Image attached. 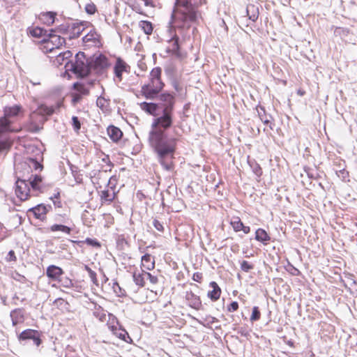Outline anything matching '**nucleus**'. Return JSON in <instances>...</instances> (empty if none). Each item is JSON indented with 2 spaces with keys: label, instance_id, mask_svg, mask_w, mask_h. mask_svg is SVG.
I'll return each instance as SVG.
<instances>
[{
  "label": "nucleus",
  "instance_id": "f257e3e1",
  "mask_svg": "<svg viewBox=\"0 0 357 357\" xmlns=\"http://www.w3.org/2000/svg\"><path fill=\"white\" fill-rule=\"evenodd\" d=\"M174 110H161L160 114L155 116L149 132V142L157 154L160 164L167 171L174 169V153L176 148V139L167 137L165 130L170 128L173 122Z\"/></svg>",
  "mask_w": 357,
  "mask_h": 357
},
{
  "label": "nucleus",
  "instance_id": "f03ea898",
  "mask_svg": "<svg viewBox=\"0 0 357 357\" xmlns=\"http://www.w3.org/2000/svg\"><path fill=\"white\" fill-rule=\"evenodd\" d=\"M198 17L197 5L192 0H176L172 15L174 26L189 28Z\"/></svg>",
  "mask_w": 357,
  "mask_h": 357
},
{
  "label": "nucleus",
  "instance_id": "7ed1b4c3",
  "mask_svg": "<svg viewBox=\"0 0 357 357\" xmlns=\"http://www.w3.org/2000/svg\"><path fill=\"white\" fill-rule=\"evenodd\" d=\"M66 72L71 71L79 77H84L89 74V68L84 52H79L75 55V61H68L65 63Z\"/></svg>",
  "mask_w": 357,
  "mask_h": 357
},
{
  "label": "nucleus",
  "instance_id": "20e7f679",
  "mask_svg": "<svg viewBox=\"0 0 357 357\" xmlns=\"http://www.w3.org/2000/svg\"><path fill=\"white\" fill-rule=\"evenodd\" d=\"M21 107L18 105L6 107L4 109V116L0 118V135L11 130L10 122L8 120V117L17 115Z\"/></svg>",
  "mask_w": 357,
  "mask_h": 357
},
{
  "label": "nucleus",
  "instance_id": "39448f33",
  "mask_svg": "<svg viewBox=\"0 0 357 357\" xmlns=\"http://www.w3.org/2000/svg\"><path fill=\"white\" fill-rule=\"evenodd\" d=\"M163 87L160 79H151L150 83L142 87V92L147 99H153Z\"/></svg>",
  "mask_w": 357,
  "mask_h": 357
},
{
  "label": "nucleus",
  "instance_id": "423d86ee",
  "mask_svg": "<svg viewBox=\"0 0 357 357\" xmlns=\"http://www.w3.org/2000/svg\"><path fill=\"white\" fill-rule=\"evenodd\" d=\"M17 338L20 342L31 340L33 344L37 347L41 344L40 332L33 329H26L23 331L18 335Z\"/></svg>",
  "mask_w": 357,
  "mask_h": 357
},
{
  "label": "nucleus",
  "instance_id": "0eeeda50",
  "mask_svg": "<svg viewBox=\"0 0 357 357\" xmlns=\"http://www.w3.org/2000/svg\"><path fill=\"white\" fill-rule=\"evenodd\" d=\"M29 184L26 179L18 178L15 183V194L20 200H26L29 196Z\"/></svg>",
  "mask_w": 357,
  "mask_h": 357
},
{
  "label": "nucleus",
  "instance_id": "6e6552de",
  "mask_svg": "<svg viewBox=\"0 0 357 357\" xmlns=\"http://www.w3.org/2000/svg\"><path fill=\"white\" fill-rule=\"evenodd\" d=\"M116 181V179L115 177H111L107 183V185L109 187V189L104 190L100 192V197L102 204L106 202L110 203L114 199L115 192L114 190V182Z\"/></svg>",
  "mask_w": 357,
  "mask_h": 357
},
{
  "label": "nucleus",
  "instance_id": "1a4fd4ad",
  "mask_svg": "<svg viewBox=\"0 0 357 357\" xmlns=\"http://www.w3.org/2000/svg\"><path fill=\"white\" fill-rule=\"evenodd\" d=\"M160 102L159 105L160 110L168 109L174 110L175 98L174 96L169 93H162L159 95Z\"/></svg>",
  "mask_w": 357,
  "mask_h": 357
},
{
  "label": "nucleus",
  "instance_id": "9d476101",
  "mask_svg": "<svg viewBox=\"0 0 357 357\" xmlns=\"http://www.w3.org/2000/svg\"><path fill=\"white\" fill-rule=\"evenodd\" d=\"M139 105L142 110L150 115L157 116L160 114L159 105L157 103L142 102Z\"/></svg>",
  "mask_w": 357,
  "mask_h": 357
},
{
  "label": "nucleus",
  "instance_id": "9b49d317",
  "mask_svg": "<svg viewBox=\"0 0 357 357\" xmlns=\"http://www.w3.org/2000/svg\"><path fill=\"white\" fill-rule=\"evenodd\" d=\"M54 112V107L53 106H47L45 105H40L38 107L32 112L30 115V120L31 122L34 121L35 116L38 114L42 116L52 115Z\"/></svg>",
  "mask_w": 357,
  "mask_h": 357
},
{
  "label": "nucleus",
  "instance_id": "f8f14e48",
  "mask_svg": "<svg viewBox=\"0 0 357 357\" xmlns=\"http://www.w3.org/2000/svg\"><path fill=\"white\" fill-rule=\"evenodd\" d=\"M66 43L65 38L54 34H51L50 40L47 43L46 47L50 52H52L54 49H59L61 46Z\"/></svg>",
  "mask_w": 357,
  "mask_h": 357
},
{
  "label": "nucleus",
  "instance_id": "ddd939ff",
  "mask_svg": "<svg viewBox=\"0 0 357 357\" xmlns=\"http://www.w3.org/2000/svg\"><path fill=\"white\" fill-rule=\"evenodd\" d=\"M10 317L13 326L22 324L25 320L24 310L21 308L12 310L10 313Z\"/></svg>",
  "mask_w": 357,
  "mask_h": 357
},
{
  "label": "nucleus",
  "instance_id": "4468645a",
  "mask_svg": "<svg viewBox=\"0 0 357 357\" xmlns=\"http://www.w3.org/2000/svg\"><path fill=\"white\" fill-rule=\"evenodd\" d=\"M185 298L190 307L195 310H199L202 307V302L199 297L194 293L191 291L187 292Z\"/></svg>",
  "mask_w": 357,
  "mask_h": 357
},
{
  "label": "nucleus",
  "instance_id": "2eb2a0df",
  "mask_svg": "<svg viewBox=\"0 0 357 357\" xmlns=\"http://www.w3.org/2000/svg\"><path fill=\"white\" fill-rule=\"evenodd\" d=\"M108 66V61L106 56L100 54L93 61V67L97 71H101Z\"/></svg>",
  "mask_w": 357,
  "mask_h": 357
},
{
  "label": "nucleus",
  "instance_id": "dca6fc26",
  "mask_svg": "<svg viewBox=\"0 0 357 357\" xmlns=\"http://www.w3.org/2000/svg\"><path fill=\"white\" fill-rule=\"evenodd\" d=\"M99 35L96 31H89L83 38V43L88 45L96 46L99 43Z\"/></svg>",
  "mask_w": 357,
  "mask_h": 357
},
{
  "label": "nucleus",
  "instance_id": "f3484780",
  "mask_svg": "<svg viewBox=\"0 0 357 357\" xmlns=\"http://www.w3.org/2000/svg\"><path fill=\"white\" fill-rule=\"evenodd\" d=\"M210 287L213 289L208 292V297L213 301H215L220 298L221 294V289L215 282H211Z\"/></svg>",
  "mask_w": 357,
  "mask_h": 357
},
{
  "label": "nucleus",
  "instance_id": "a211bd4d",
  "mask_svg": "<svg viewBox=\"0 0 357 357\" xmlns=\"http://www.w3.org/2000/svg\"><path fill=\"white\" fill-rule=\"evenodd\" d=\"M63 273V270L56 266L51 265L47 268V275L52 280H57Z\"/></svg>",
  "mask_w": 357,
  "mask_h": 357
},
{
  "label": "nucleus",
  "instance_id": "6ab92c4d",
  "mask_svg": "<svg viewBox=\"0 0 357 357\" xmlns=\"http://www.w3.org/2000/svg\"><path fill=\"white\" fill-rule=\"evenodd\" d=\"M127 64L121 59H118L114 68V71L116 77L119 79V81L122 79V73L126 70Z\"/></svg>",
  "mask_w": 357,
  "mask_h": 357
},
{
  "label": "nucleus",
  "instance_id": "aec40b11",
  "mask_svg": "<svg viewBox=\"0 0 357 357\" xmlns=\"http://www.w3.org/2000/svg\"><path fill=\"white\" fill-rule=\"evenodd\" d=\"M107 134L109 138L115 142H118L123 135L121 130L114 126H110L107 128Z\"/></svg>",
  "mask_w": 357,
  "mask_h": 357
},
{
  "label": "nucleus",
  "instance_id": "412c9836",
  "mask_svg": "<svg viewBox=\"0 0 357 357\" xmlns=\"http://www.w3.org/2000/svg\"><path fill=\"white\" fill-rule=\"evenodd\" d=\"M133 280L135 283L139 286L144 287L145 284V279H146V272L144 271H136L133 273Z\"/></svg>",
  "mask_w": 357,
  "mask_h": 357
},
{
  "label": "nucleus",
  "instance_id": "4be33fe9",
  "mask_svg": "<svg viewBox=\"0 0 357 357\" xmlns=\"http://www.w3.org/2000/svg\"><path fill=\"white\" fill-rule=\"evenodd\" d=\"M142 266L146 270H152L155 267V260L149 254H146L142 257Z\"/></svg>",
  "mask_w": 357,
  "mask_h": 357
},
{
  "label": "nucleus",
  "instance_id": "5701e85b",
  "mask_svg": "<svg viewBox=\"0 0 357 357\" xmlns=\"http://www.w3.org/2000/svg\"><path fill=\"white\" fill-rule=\"evenodd\" d=\"M31 211L37 219L43 220L47 212V206L43 204H38L32 208Z\"/></svg>",
  "mask_w": 357,
  "mask_h": 357
},
{
  "label": "nucleus",
  "instance_id": "b1692460",
  "mask_svg": "<svg viewBox=\"0 0 357 357\" xmlns=\"http://www.w3.org/2000/svg\"><path fill=\"white\" fill-rule=\"evenodd\" d=\"M72 55V52L69 50L59 53L54 61V65H56V66H59L63 64L65 65V61L70 58Z\"/></svg>",
  "mask_w": 357,
  "mask_h": 357
},
{
  "label": "nucleus",
  "instance_id": "393cba45",
  "mask_svg": "<svg viewBox=\"0 0 357 357\" xmlns=\"http://www.w3.org/2000/svg\"><path fill=\"white\" fill-rule=\"evenodd\" d=\"M93 314L95 317L98 319L100 321L104 322L106 321L108 313L106 310H105L101 306L98 305L95 306Z\"/></svg>",
  "mask_w": 357,
  "mask_h": 357
},
{
  "label": "nucleus",
  "instance_id": "a878e982",
  "mask_svg": "<svg viewBox=\"0 0 357 357\" xmlns=\"http://www.w3.org/2000/svg\"><path fill=\"white\" fill-rule=\"evenodd\" d=\"M29 185L34 190H38L40 188V183L42 182V177L40 175H31L30 178H29L28 180H26Z\"/></svg>",
  "mask_w": 357,
  "mask_h": 357
},
{
  "label": "nucleus",
  "instance_id": "bb28decb",
  "mask_svg": "<svg viewBox=\"0 0 357 357\" xmlns=\"http://www.w3.org/2000/svg\"><path fill=\"white\" fill-rule=\"evenodd\" d=\"M56 13L53 12H47L40 13L39 15V19L43 23L51 25L54 22Z\"/></svg>",
  "mask_w": 357,
  "mask_h": 357
},
{
  "label": "nucleus",
  "instance_id": "cd10ccee",
  "mask_svg": "<svg viewBox=\"0 0 357 357\" xmlns=\"http://www.w3.org/2000/svg\"><path fill=\"white\" fill-rule=\"evenodd\" d=\"M84 28L82 24H73L71 28V33L70 34V38H75L80 36Z\"/></svg>",
  "mask_w": 357,
  "mask_h": 357
},
{
  "label": "nucleus",
  "instance_id": "c85d7f7f",
  "mask_svg": "<svg viewBox=\"0 0 357 357\" xmlns=\"http://www.w3.org/2000/svg\"><path fill=\"white\" fill-rule=\"evenodd\" d=\"M106 321L107 325L111 331L112 330H115L116 328L120 326L116 317L111 313H108Z\"/></svg>",
  "mask_w": 357,
  "mask_h": 357
},
{
  "label": "nucleus",
  "instance_id": "c756f323",
  "mask_svg": "<svg viewBox=\"0 0 357 357\" xmlns=\"http://www.w3.org/2000/svg\"><path fill=\"white\" fill-rule=\"evenodd\" d=\"M255 239L264 243L269 241L271 238L264 229H258L255 232Z\"/></svg>",
  "mask_w": 357,
  "mask_h": 357
},
{
  "label": "nucleus",
  "instance_id": "7c9ffc66",
  "mask_svg": "<svg viewBox=\"0 0 357 357\" xmlns=\"http://www.w3.org/2000/svg\"><path fill=\"white\" fill-rule=\"evenodd\" d=\"M178 38L177 36H174L171 40H169V46L167 48V51L177 54L178 53Z\"/></svg>",
  "mask_w": 357,
  "mask_h": 357
},
{
  "label": "nucleus",
  "instance_id": "2f4dec72",
  "mask_svg": "<svg viewBox=\"0 0 357 357\" xmlns=\"http://www.w3.org/2000/svg\"><path fill=\"white\" fill-rule=\"evenodd\" d=\"M112 332L117 337H119L126 342H127V338L130 339V337H129L127 331L125 329L121 328V326L116 328L115 330H112Z\"/></svg>",
  "mask_w": 357,
  "mask_h": 357
},
{
  "label": "nucleus",
  "instance_id": "473e14b6",
  "mask_svg": "<svg viewBox=\"0 0 357 357\" xmlns=\"http://www.w3.org/2000/svg\"><path fill=\"white\" fill-rule=\"evenodd\" d=\"M51 231H61L66 234H70L72 229L68 226L63 225L54 224L52 225L50 228Z\"/></svg>",
  "mask_w": 357,
  "mask_h": 357
},
{
  "label": "nucleus",
  "instance_id": "72a5a7b5",
  "mask_svg": "<svg viewBox=\"0 0 357 357\" xmlns=\"http://www.w3.org/2000/svg\"><path fill=\"white\" fill-rule=\"evenodd\" d=\"M247 13L249 19L252 22H255L258 18V10L254 5H248L247 6Z\"/></svg>",
  "mask_w": 357,
  "mask_h": 357
},
{
  "label": "nucleus",
  "instance_id": "f704fd0d",
  "mask_svg": "<svg viewBox=\"0 0 357 357\" xmlns=\"http://www.w3.org/2000/svg\"><path fill=\"white\" fill-rule=\"evenodd\" d=\"M248 164L250 166L253 173L258 177H260L262 174V169L259 165L255 160H249Z\"/></svg>",
  "mask_w": 357,
  "mask_h": 357
},
{
  "label": "nucleus",
  "instance_id": "c9c22d12",
  "mask_svg": "<svg viewBox=\"0 0 357 357\" xmlns=\"http://www.w3.org/2000/svg\"><path fill=\"white\" fill-rule=\"evenodd\" d=\"M139 26L144 32L147 35L151 34L153 31L152 24L148 21H141Z\"/></svg>",
  "mask_w": 357,
  "mask_h": 357
},
{
  "label": "nucleus",
  "instance_id": "e433bc0d",
  "mask_svg": "<svg viewBox=\"0 0 357 357\" xmlns=\"http://www.w3.org/2000/svg\"><path fill=\"white\" fill-rule=\"evenodd\" d=\"M231 225L235 231H240L243 228V224L238 218L233 220Z\"/></svg>",
  "mask_w": 357,
  "mask_h": 357
},
{
  "label": "nucleus",
  "instance_id": "4c0bfd02",
  "mask_svg": "<svg viewBox=\"0 0 357 357\" xmlns=\"http://www.w3.org/2000/svg\"><path fill=\"white\" fill-rule=\"evenodd\" d=\"M28 165L30 169L33 168L36 171H41L43 168V165L40 163H39L36 160L33 158L29 159V163Z\"/></svg>",
  "mask_w": 357,
  "mask_h": 357
},
{
  "label": "nucleus",
  "instance_id": "58836bf2",
  "mask_svg": "<svg viewBox=\"0 0 357 357\" xmlns=\"http://www.w3.org/2000/svg\"><path fill=\"white\" fill-rule=\"evenodd\" d=\"M261 313L259 310V307L257 306L253 307L252 314L250 316V321H255L260 319Z\"/></svg>",
  "mask_w": 357,
  "mask_h": 357
},
{
  "label": "nucleus",
  "instance_id": "ea45409f",
  "mask_svg": "<svg viewBox=\"0 0 357 357\" xmlns=\"http://www.w3.org/2000/svg\"><path fill=\"white\" fill-rule=\"evenodd\" d=\"M73 87L81 94L87 95L89 93V90L82 84H79L78 82L75 83L73 84Z\"/></svg>",
  "mask_w": 357,
  "mask_h": 357
},
{
  "label": "nucleus",
  "instance_id": "a19ab883",
  "mask_svg": "<svg viewBox=\"0 0 357 357\" xmlns=\"http://www.w3.org/2000/svg\"><path fill=\"white\" fill-rule=\"evenodd\" d=\"M344 282V285L346 287L349 288H355L357 285L356 280L354 279L352 275H349L347 278V280Z\"/></svg>",
  "mask_w": 357,
  "mask_h": 357
},
{
  "label": "nucleus",
  "instance_id": "79ce46f5",
  "mask_svg": "<svg viewBox=\"0 0 357 357\" xmlns=\"http://www.w3.org/2000/svg\"><path fill=\"white\" fill-rule=\"evenodd\" d=\"M96 105L98 107L103 109L108 105V102L105 98L100 96L97 99Z\"/></svg>",
  "mask_w": 357,
  "mask_h": 357
},
{
  "label": "nucleus",
  "instance_id": "37998d69",
  "mask_svg": "<svg viewBox=\"0 0 357 357\" xmlns=\"http://www.w3.org/2000/svg\"><path fill=\"white\" fill-rule=\"evenodd\" d=\"M241 268L244 272H249L250 270L254 268V266L247 261H243L241 263Z\"/></svg>",
  "mask_w": 357,
  "mask_h": 357
},
{
  "label": "nucleus",
  "instance_id": "c03bdc74",
  "mask_svg": "<svg viewBox=\"0 0 357 357\" xmlns=\"http://www.w3.org/2000/svg\"><path fill=\"white\" fill-rule=\"evenodd\" d=\"M160 75L161 69L160 68H155L151 70L150 73L151 79H160Z\"/></svg>",
  "mask_w": 357,
  "mask_h": 357
},
{
  "label": "nucleus",
  "instance_id": "a18cd8bd",
  "mask_svg": "<svg viewBox=\"0 0 357 357\" xmlns=\"http://www.w3.org/2000/svg\"><path fill=\"white\" fill-rule=\"evenodd\" d=\"M72 125H73L74 130L76 132H78L81 128V124H80V122L77 116L72 117Z\"/></svg>",
  "mask_w": 357,
  "mask_h": 357
},
{
  "label": "nucleus",
  "instance_id": "49530a36",
  "mask_svg": "<svg viewBox=\"0 0 357 357\" xmlns=\"http://www.w3.org/2000/svg\"><path fill=\"white\" fill-rule=\"evenodd\" d=\"M86 270L88 271L90 279L93 283L97 284L96 273L88 266H86Z\"/></svg>",
  "mask_w": 357,
  "mask_h": 357
},
{
  "label": "nucleus",
  "instance_id": "de8ad7c7",
  "mask_svg": "<svg viewBox=\"0 0 357 357\" xmlns=\"http://www.w3.org/2000/svg\"><path fill=\"white\" fill-rule=\"evenodd\" d=\"M85 10L88 14H94L96 11V7L93 3H88L85 6Z\"/></svg>",
  "mask_w": 357,
  "mask_h": 357
},
{
  "label": "nucleus",
  "instance_id": "09e8293b",
  "mask_svg": "<svg viewBox=\"0 0 357 357\" xmlns=\"http://www.w3.org/2000/svg\"><path fill=\"white\" fill-rule=\"evenodd\" d=\"M153 225L159 231H163L164 227L163 225L160 222H159L158 220L155 219L153 220Z\"/></svg>",
  "mask_w": 357,
  "mask_h": 357
},
{
  "label": "nucleus",
  "instance_id": "8fccbe9b",
  "mask_svg": "<svg viewBox=\"0 0 357 357\" xmlns=\"http://www.w3.org/2000/svg\"><path fill=\"white\" fill-rule=\"evenodd\" d=\"M238 303L236 301H233L227 307V310L229 312H235L238 310Z\"/></svg>",
  "mask_w": 357,
  "mask_h": 357
},
{
  "label": "nucleus",
  "instance_id": "3c124183",
  "mask_svg": "<svg viewBox=\"0 0 357 357\" xmlns=\"http://www.w3.org/2000/svg\"><path fill=\"white\" fill-rule=\"evenodd\" d=\"M85 242L89 245H91L93 247H100V244L99 243V242H98L95 239H92V238H87L85 241Z\"/></svg>",
  "mask_w": 357,
  "mask_h": 357
},
{
  "label": "nucleus",
  "instance_id": "603ef678",
  "mask_svg": "<svg viewBox=\"0 0 357 357\" xmlns=\"http://www.w3.org/2000/svg\"><path fill=\"white\" fill-rule=\"evenodd\" d=\"M61 282H62V285L64 287L69 288V287H73V281L68 278H65V279L62 280Z\"/></svg>",
  "mask_w": 357,
  "mask_h": 357
},
{
  "label": "nucleus",
  "instance_id": "864d4df0",
  "mask_svg": "<svg viewBox=\"0 0 357 357\" xmlns=\"http://www.w3.org/2000/svg\"><path fill=\"white\" fill-rule=\"evenodd\" d=\"M6 260L8 261H16V257L15 252L13 250H10L9 252L7 255Z\"/></svg>",
  "mask_w": 357,
  "mask_h": 357
},
{
  "label": "nucleus",
  "instance_id": "5fc2aeb1",
  "mask_svg": "<svg viewBox=\"0 0 357 357\" xmlns=\"http://www.w3.org/2000/svg\"><path fill=\"white\" fill-rule=\"evenodd\" d=\"M146 279H149L150 282L153 284L158 282V278L148 272H146Z\"/></svg>",
  "mask_w": 357,
  "mask_h": 357
},
{
  "label": "nucleus",
  "instance_id": "6e6d98bb",
  "mask_svg": "<svg viewBox=\"0 0 357 357\" xmlns=\"http://www.w3.org/2000/svg\"><path fill=\"white\" fill-rule=\"evenodd\" d=\"M10 146V143L6 141H0V151L8 149Z\"/></svg>",
  "mask_w": 357,
  "mask_h": 357
},
{
  "label": "nucleus",
  "instance_id": "4d7b16f0",
  "mask_svg": "<svg viewBox=\"0 0 357 357\" xmlns=\"http://www.w3.org/2000/svg\"><path fill=\"white\" fill-rule=\"evenodd\" d=\"M43 30L40 28H36L31 31V34L33 36L39 37L42 35Z\"/></svg>",
  "mask_w": 357,
  "mask_h": 357
},
{
  "label": "nucleus",
  "instance_id": "13d9d810",
  "mask_svg": "<svg viewBox=\"0 0 357 357\" xmlns=\"http://www.w3.org/2000/svg\"><path fill=\"white\" fill-rule=\"evenodd\" d=\"M192 280L197 282H201L202 280V274L200 273H195L192 275Z\"/></svg>",
  "mask_w": 357,
  "mask_h": 357
},
{
  "label": "nucleus",
  "instance_id": "bf43d9fd",
  "mask_svg": "<svg viewBox=\"0 0 357 357\" xmlns=\"http://www.w3.org/2000/svg\"><path fill=\"white\" fill-rule=\"evenodd\" d=\"M82 96L80 94H73L72 102L74 105H75L77 102L80 101Z\"/></svg>",
  "mask_w": 357,
  "mask_h": 357
},
{
  "label": "nucleus",
  "instance_id": "052dcab7",
  "mask_svg": "<svg viewBox=\"0 0 357 357\" xmlns=\"http://www.w3.org/2000/svg\"><path fill=\"white\" fill-rule=\"evenodd\" d=\"M102 158H101L102 161L106 164H107L109 167H112V162L109 160V155H105L104 153L102 154Z\"/></svg>",
  "mask_w": 357,
  "mask_h": 357
},
{
  "label": "nucleus",
  "instance_id": "680f3d73",
  "mask_svg": "<svg viewBox=\"0 0 357 357\" xmlns=\"http://www.w3.org/2000/svg\"><path fill=\"white\" fill-rule=\"evenodd\" d=\"M29 130L31 132H36L40 130V128L38 126L31 125V127L29 128Z\"/></svg>",
  "mask_w": 357,
  "mask_h": 357
},
{
  "label": "nucleus",
  "instance_id": "e2e57ef3",
  "mask_svg": "<svg viewBox=\"0 0 357 357\" xmlns=\"http://www.w3.org/2000/svg\"><path fill=\"white\" fill-rule=\"evenodd\" d=\"M245 234H248L250 231V227L248 226H244L243 228L241 229Z\"/></svg>",
  "mask_w": 357,
  "mask_h": 357
},
{
  "label": "nucleus",
  "instance_id": "0e129e2a",
  "mask_svg": "<svg viewBox=\"0 0 357 357\" xmlns=\"http://www.w3.org/2000/svg\"><path fill=\"white\" fill-rule=\"evenodd\" d=\"M208 319H209L208 323H210V324H213L218 321L216 318L213 317H209Z\"/></svg>",
  "mask_w": 357,
  "mask_h": 357
},
{
  "label": "nucleus",
  "instance_id": "69168bd1",
  "mask_svg": "<svg viewBox=\"0 0 357 357\" xmlns=\"http://www.w3.org/2000/svg\"><path fill=\"white\" fill-rule=\"evenodd\" d=\"M259 115L260 116V119L261 120L265 123V124H268L269 123V121L268 119H264L260 114V113L259 112Z\"/></svg>",
  "mask_w": 357,
  "mask_h": 357
},
{
  "label": "nucleus",
  "instance_id": "338daca9",
  "mask_svg": "<svg viewBox=\"0 0 357 357\" xmlns=\"http://www.w3.org/2000/svg\"><path fill=\"white\" fill-rule=\"evenodd\" d=\"M297 93L301 96H303L304 94H305V91L301 90V89H298L297 91Z\"/></svg>",
  "mask_w": 357,
  "mask_h": 357
},
{
  "label": "nucleus",
  "instance_id": "774afa93",
  "mask_svg": "<svg viewBox=\"0 0 357 357\" xmlns=\"http://www.w3.org/2000/svg\"><path fill=\"white\" fill-rule=\"evenodd\" d=\"M54 204L55 206H60V202H58V203H56V202H54Z\"/></svg>",
  "mask_w": 357,
  "mask_h": 357
}]
</instances>
